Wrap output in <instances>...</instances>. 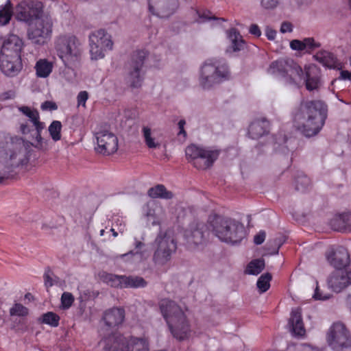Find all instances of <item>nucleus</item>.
I'll return each instance as SVG.
<instances>
[{"label": "nucleus", "mask_w": 351, "mask_h": 351, "mask_svg": "<svg viewBox=\"0 0 351 351\" xmlns=\"http://www.w3.org/2000/svg\"><path fill=\"white\" fill-rule=\"evenodd\" d=\"M305 76L300 65L291 59H280L273 62L267 73L280 78L287 85L299 86L305 83L308 90H317L322 85L320 70L313 64L304 66Z\"/></svg>", "instance_id": "nucleus-1"}, {"label": "nucleus", "mask_w": 351, "mask_h": 351, "mask_svg": "<svg viewBox=\"0 0 351 351\" xmlns=\"http://www.w3.org/2000/svg\"><path fill=\"white\" fill-rule=\"evenodd\" d=\"M327 117V106L322 101H302L294 114V122L305 136L317 134L324 125Z\"/></svg>", "instance_id": "nucleus-2"}, {"label": "nucleus", "mask_w": 351, "mask_h": 351, "mask_svg": "<svg viewBox=\"0 0 351 351\" xmlns=\"http://www.w3.org/2000/svg\"><path fill=\"white\" fill-rule=\"evenodd\" d=\"M162 317L173 337L178 341L191 337L192 330L185 312L173 301L164 299L159 303Z\"/></svg>", "instance_id": "nucleus-3"}, {"label": "nucleus", "mask_w": 351, "mask_h": 351, "mask_svg": "<svg viewBox=\"0 0 351 351\" xmlns=\"http://www.w3.org/2000/svg\"><path fill=\"white\" fill-rule=\"evenodd\" d=\"M54 49L64 65L73 69L80 62L82 53V43L73 34L64 33L56 36Z\"/></svg>", "instance_id": "nucleus-4"}, {"label": "nucleus", "mask_w": 351, "mask_h": 351, "mask_svg": "<svg viewBox=\"0 0 351 351\" xmlns=\"http://www.w3.org/2000/svg\"><path fill=\"white\" fill-rule=\"evenodd\" d=\"M21 46L22 40L14 34L9 35L3 41L0 52V69L5 75L13 77L21 71Z\"/></svg>", "instance_id": "nucleus-5"}, {"label": "nucleus", "mask_w": 351, "mask_h": 351, "mask_svg": "<svg viewBox=\"0 0 351 351\" xmlns=\"http://www.w3.org/2000/svg\"><path fill=\"white\" fill-rule=\"evenodd\" d=\"M214 234L221 241L228 243L240 242L245 237V229L239 222L217 216L210 221Z\"/></svg>", "instance_id": "nucleus-6"}, {"label": "nucleus", "mask_w": 351, "mask_h": 351, "mask_svg": "<svg viewBox=\"0 0 351 351\" xmlns=\"http://www.w3.org/2000/svg\"><path fill=\"white\" fill-rule=\"evenodd\" d=\"M19 110L29 118L32 126L34 127V130H33L27 122L21 123L20 125L21 133L24 135H30L31 144L34 147L38 149L46 150L48 147V140L41 136V132L45 129V124L40 121L38 111L27 106L19 107Z\"/></svg>", "instance_id": "nucleus-7"}, {"label": "nucleus", "mask_w": 351, "mask_h": 351, "mask_svg": "<svg viewBox=\"0 0 351 351\" xmlns=\"http://www.w3.org/2000/svg\"><path fill=\"white\" fill-rule=\"evenodd\" d=\"M19 110L29 118L32 126L34 127V130H33L27 122L21 123L20 125L21 133L24 135H30L31 144L34 147L38 149L46 150L48 147V140L41 136V132L45 129V124L40 121L38 111L27 106L19 107Z\"/></svg>", "instance_id": "nucleus-8"}, {"label": "nucleus", "mask_w": 351, "mask_h": 351, "mask_svg": "<svg viewBox=\"0 0 351 351\" xmlns=\"http://www.w3.org/2000/svg\"><path fill=\"white\" fill-rule=\"evenodd\" d=\"M19 110L29 118L32 126L34 127V130H33L27 122L21 123L20 125L21 133L24 135H30L31 144L34 147L38 149L46 150L48 147V140L41 136V132L45 129V124L40 121L38 111L27 106L19 107Z\"/></svg>", "instance_id": "nucleus-9"}, {"label": "nucleus", "mask_w": 351, "mask_h": 351, "mask_svg": "<svg viewBox=\"0 0 351 351\" xmlns=\"http://www.w3.org/2000/svg\"><path fill=\"white\" fill-rule=\"evenodd\" d=\"M229 77L230 71L226 63L217 59H208L200 67L199 84L208 89Z\"/></svg>", "instance_id": "nucleus-10"}, {"label": "nucleus", "mask_w": 351, "mask_h": 351, "mask_svg": "<svg viewBox=\"0 0 351 351\" xmlns=\"http://www.w3.org/2000/svg\"><path fill=\"white\" fill-rule=\"evenodd\" d=\"M103 351H149L145 338L112 335L100 341Z\"/></svg>", "instance_id": "nucleus-11"}, {"label": "nucleus", "mask_w": 351, "mask_h": 351, "mask_svg": "<svg viewBox=\"0 0 351 351\" xmlns=\"http://www.w3.org/2000/svg\"><path fill=\"white\" fill-rule=\"evenodd\" d=\"M152 261L157 266L168 264L176 252L177 245L174 239L167 232H160L152 243Z\"/></svg>", "instance_id": "nucleus-12"}, {"label": "nucleus", "mask_w": 351, "mask_h": 351, "mask_svg": "<svg viewBox=\"0 0 351 351\" xmlns=\"http://www.w3.org/2000/svg\"><path fill=\"white\" fill-rule=\"evenodd\" d=\"M187 160L198 169L210 168L217 159L219 152L217 149L197 146L194 144L189 145L185 149Z\"/></svg>", "instance_id": "nucleus-13"}, {"label": "nucleus", "mask_w": 351, "mask_h": 351, "mask_svg": "<svg viewBox=\"0 0 351 351\" xmlns=\"http://www.w3.org/2000/svg\"><path fill=\"white\" fill-rule=\"evenodd\" d=\"M27 38L36 45L42 46L51 38L53 32V21L48 15H43L29 23Z\"/></svg>", "instance_id": "nucleus-14"}, {"label": "nucleus", "mask_w": 351, "mask_h": 351, "mask_svg": "<svg viewBox=\"0 0 351 351\" xmlns=\"http://www.w3.org/2000/svg\"><path fill=\"white\" fill-rule=\"evenodd\" d=\"M89 47L92 60L102 59L107 51L112 49V37L104 29L94 31L89 35Z\"/></svg>", "instance_id": "nucleus-15"}, {"label": "nucleus", "mask_w": 351, "mask_h": 351, "mask_svg": "<svg viewBox=\"0 0 351 351\" xmlns=\"http://www.w3.org/2000/svg\"><path fill=\"white\" fill-rule=\"evenodd\" d=\"M146 57V52L143 50L135 51L128 66L127 82L132 88H138L142 85L144 72L143 63Z\"/></svg>", "instance_id": "nucleus-16"}, {"label": "nucleus", "mask_w": 351, "mask_h": 351, "mask_svg": "<svg viewBox=\"0 0 351 351\" xmlns=\"http://www.w3.org/2000/svg\"><path fill=\"white\" fill-rule=\"evenodd\" d=\"M327 342L335 351L351 347V337L343 324H333L327 334Z\"/></svg>", "instance_id": "nucleus-17"}, {"label": "nucleus", "mask_w": 351, "mask_h": 351, "mask_svg": "<svg viewBox=\"0 0 351 351\" xmlns=\"http://www.w3.org/2000/svg\"><path fill=\"white\" fill-rule=\"evenodd\" d=\"M42 16L43 4L40 1L24 0L15 7L14 16L18 21L30 23Z\"/></svg>", "instance_id": "nucleus-18"}, {"label": "nucleus", "mask_w": 351, "mask_h": 351, "mask_svg": "<svg viewBox=\"0 0 351 351\" xmlns=\"http://www.w3.org/2000/svg\"><path fill=\"white\" fill-rule=\"evenodd\" d=\"M97 147L96 151L104 155L114 153L118 149V138L111 132L100 130L95 134Z\"/></svg>", "instance_id": "nucleus-19"}, {"label": "nucleus", "mask_w": 351, "mask_h": 351, "mask_svg": "<svg viewBox=\"0 0 351 351\" xmlns=\"http://www.w3.org/2000/svg\"><path fill=\"white\" fill-rule=\"evenodd\" d=\"M326 285L332 292L341 293L351 285V269L332 271L327 278Z\"/></svg>", "instance_id": "nucleus-20"}, {"label": "nucleus", "mask_w": 351, "mask_h": 351, "mask_svg": "<svg viewBox=\"0 0 351 351\" xmlns=\"http://www.w3.org/2000/svg\"><path fill=\"white\" fill-rule=\"evenodd\" d=\"M326 258L328 264L336 270L348 269L350 265V256L348 250L343 246L331 247L326 252Z\"/></svg>", "instance_id": "nucleus-21"}, {"label": "nucleus", "mask_w": 351, "mask_h": 351, "mask_svg": "<svg viewBox=\"0 0 351 351\" xmlns=\"http://www.w3.org/2000/svg\"><path fill=\"white\" fill-rule=\"evenodd\" d=\"M143 215L148 223L160 225L165 219L163 207L156 201H149L143 207Z\"/></svg>", "instance_id": "nucleus-22"}, {"label": "nucleus", "mask_w": 351, "mask_h": 351, "mask_svg": "<svg viewBox=\"0 0 351 351\" xmlns=\"http://www.w3.org/2000/svg\"><path fill=\"white\" fill-rule=\"evenodd\" d=\"M204 226L203 224L192 225L185 230L184 239L188 247L191 250L198 249L205 242Z\"/></svg>", "instance_id": "nucleus-23"}, {"label": "nucleus", "mask_w": 351, "mask_h": 351, "mask_svg": "<svg viewBox=\"0 0 351 351\" xmlns=\"http://www.w3.org/2000/svg\"><path fill=\"white\" fill-rule=\"evenodd\" d=\"M5 162V167L10 171L12 169L26 165L28 162L27 153L23 147H15L9 150Z\"/></svg>", "instance_id": "nucleus-24"}, {"label": "nucleus", "mask_w": 351, "mask_h": 351, "mask_svg": "<svg viewBox=\"0 0 351 351\" xmlns=\"http://www.w3.org/2000/svg\"><path fill=\"white\" fill-rule=\"evenodd\" d=\"M178 0H149V10L153 14L160 12L164 16L172 14L178 8Z\"/></svg>", "instance_id": "nucleus-25"}, {"label": "nucleus", "mask_w": 351, "mask_h": 351, "mask_svg": "<svg viewBox=\"0 0 351 351\" xmlns=\"http://www.w3.org/2000/svg\"><path fill=\"white\" fill-rule=\"evenodd\" d=\"M102 319L108 328H118L125 319V311L119 307L109 308L104 313Z\"/></svg>", "instance_id": "nucleus-26"}, {"label": "nucleus", "mask_w": 351, "mask_h": 351, "mask_svg": "<svg viewBox=\"0 0 351 351\" xmlns=\"http://www.w3.org/2000/svg\"><path fill=\"white\" fill-rule=\"evenodd\" d=\"M142 136L146 146L149 149H159L162 140L160 133L149 126H143L141 130Z\"/></svg>", "instance_id": "nucleus-27"}, {"label": "nucleus", "mask_w": 351, "mask_h": 351, "mask_svg": "<svg viewBox=\"0 0 351 351\" xmlns=\"http://www.w3.org/2000/svg\"><path fill=\"white\" fill-rule=\"evenodd\" d=\"M144 243L141 241H136L135 243V250L130 251L128 253L119 255V257L124 261L131 264H138L142 263L148 257L146 251L141 250Z\"/></svg>", "instance_id": "nucleus-28"}, {"label": "nucleus", "mask_w": 351, "mask_h": 351, "mask_svg": "<svg viewBox=\"0 0 351 351\" xmlns=\"http://www.w3.org/2000/svg\"><path fill=\"white\" fill-rule=\"evenodd\" d=\"M269 123L264 119H257L254 120L248 128V134L253 139L258 138L269 131Z\"/></svg>", "instance_id": "nucleus-29"}, {"label": "nucleus", "mask_w": 351, "mask_h": 351, "mask_svg": "<svg viewBox=\"0 0 351 351\" xmlns=\"http://www.w3.org/2000/svg\"><path fill=\"white\" fill-rule=\"evenodd\" d=\"M289 324L294 335L302 336L304 335L305 329L300 308H295L291 311Z\"/></svg>", "instance_id": "nucleus-30"}, {"label": "nucleus", "mask_w": 351, "mask_h": 351, "mask_svg": "<svg viewBox=\"0 0 351 351\" xmlns=\"http://www.w3.org/2000/svg\"><path fill=\"white\" fill-rule=\"evenodd\" d=\"M313 57L317 61L330 69H339L340 67V63L336 57L329 51H320Z\"/></svg>", "instance_id": "nucleus-31"}, {"label": "nucleus", "mask_w": 351, "mask_h": 351, "mask_svg": "<svg viewBox=\"0 0 351 351\" xmlns=\"http://www.w3.org/2000/svg\"><path fill=\"white\" fill-rule=\"evenodd\" d=\"M53 63L46 58L39 59L35 64L36 75L40 78H47L52 73Z\"/></svg>", "instance_id": "nucleus-32"}, {"label": "nucleus", "mask_w": 351, "mask_h": 351, "mask_svg": "<svg viewBox=\"0 0 351 351\" xmlns=\"http://www.w3.org/2000/svg\"><path fill=\"white\" fill-rule=\"evenodd\" d=\"M100 280L106 285L114 287L123 289L124 275H115L105 271L99 274Z\"/></svg>", "instance_id": "nucleus-33"}, {"label": "nucleus", "mask_w": 351, "mask_h": 351, "mask_svg": "<svg viewBox=\"0 0 351 351\" xmlns=\"http://www.w3.org/2000/svg\"><path fill=\"white\" fill-rule=\"evenodd\" d=\"M228 38L230 41V46L227 49L228 51H238L243 49L245 47V43L240 34L235 29H232L228 32Z\"/></svg>", "instance_id": "nucleus-34"}, {"label": "nucleus", "mask_w": 351, "mask_h": 351, "mask_svg": "<svg viewBox=\"0 0 351 351\" xmlns=\"http://www.w3.org/2000/svg\"><path fill=\"white\" fill-rule=\"evenodd\" d=\"M147 194L152 198H161L165 199H170L173 198V193L167 191L165 186L162 184H157L156 186L150 188Z\"/></svg>", "instance_id": "nucleus-35"}, {"label": "nucleus", "mask_w": 351, "mask_h": 351, "mask_svg": "<svg viewBox=\"0 0 351 351\" xmlns=\"http://www.w3.org/2000/svg\"><path fill=\"white\" fill-rule=\"evenodd\" d=\"M13 14V7L10 1L8 0L4 5H0V26L8 25Z\"/></svg>", "instance_id": "nucleus-36"}, {"label": "nucleus", "mask_w": 351, "mask_h": 351, "mask_svg": "<svg viewBox=\"0 0 351 351\" xmlns=\"http://www.w3.org/2000/svg\"><path fill=\"white\" fill-rule=\"evenodd\" d=\"M123 289L125 288H142L147 285V282L140 276H125L123 278Z\"/></svg>", "instance_id": "nucleus-37"}, {"label": "nucleus", "mask_w": 351, "mask_h": 351, "mask_svg": "<svg viewBox=\"0 0 351 351\" xmlns=\"http://www.w3.org/2000/svg\"><path fill=\"white\" fill-rule=\"evenodd\" d=\"M265 267L263 259H256L251 261L247 266L245 273L250 275H258Z\"/></svg>", "instance_id": "nucleus-38"}, {"label": "nucleus", "mask_w": 351, "mask_h": 351, "mask_svg": "<svg viewBox=\"0 0 351 351\" xmlns=\"http://www.w3.org/2000/svg\"><path fill=\"white\" fill-rule=\"evenodd\" d=\"M62 123L59 121H53L48 128L51 138L54 141L61 139Z\"/></svg>", "instance_id": "nucleus-39"}, {"label": "nucleus", "mask_w": 351, "mask_h": 351, "mask_svg": "<svg viewBox=\"0 0 351 351\" xmlns=\"http://www.w3.org/2000/svg\"><path fill=\"white\" fill-rule=\"evenodd\" d=\"M271 275L269 273L261 275L256 282L257 287L261 293L267 291L270 287Z\"/></svg>", "instance_id": "nucleus-40"}, {"label": "nucleus", "mask_w": 351, "mask_h": 351, "mask_svg": "<svg viewBox=\"0 0 351 351\" xmlns=\"http://www.w3.org/2000/svg\"><path fill=\"white\" fill-rule=\"evenodd\" d=\"M40 319L43 324L56 327L59 324L60 317L53 312H47L43 314Z\"/></svg>", "instance_id": "nucleus-41"}, {"label": "nucleus", "mask_w": 351, "mask_h": 351, "mask_svg": "<svg viewBox=\"0 0 351 351\" xmlns=\"http://www.w3.org/2000/svg\"><path fill=\"white\" fill-rule=\"evenodd\" d=\"M28 308L19 303H16L10 309L11 316L25 317L28 315Z\"/></svg>", "instance_id": "nucleus-42"}, {"label": "nucleus", "mask_w": 351, "mask_h": 351, "mask_svg": "<svg viewBox=\"0 0 351 351\" xmlns=\"http://www.w3.org/2000/svg\"><path fill=\"white\" fill-rule=\"evenodd\" d=\"M309 184L310 180L306 176L300 175L295 180V189L298 191H304Z\"/></svg>", "instance_id": "nucleus-43"}, {"label": "nucleus", "mask_w": 351, "mask_h": 351, "mask_svg": "<svg viewBox=\"0 0 351 351\" xmlns=\"http://www.w3.org/2000/svg\"><path fill=\"white\" fill-rule=\"evenodd\" d=\"M73 295L69 292H64L61 296V306L63 309L69 308L73 302H74Z\"/></svg>", "instance_id": "nucleus-44"}, {"label": "nucleus", "mask_w": 351, "mask_h": 351, "mask_svg": "<svg viewBox=\"0 0 351 351\" xmlns=\"http://www.w3.org/2000/svg\"><path fill=\"white\" fill-rule=\"evenodd\" d=\"M304 51L306 52H311L312 51L319 48L320 47V43L317 42L313 38H306L304 39Z\"/></svg>", "instance_id": "nucleus-45"}, {"label": "nucleus", "mask_w": 351, "mask_h": 351, "mask_svg": "<svg viewBox=\"0 0 351 351\" xmlns=\"http://www.w3.org/2000/svg\"><path fill=\"white\" fill-rule=\"evenodd\" d=\"M45 285L47 287H52L54 285H57L59 278L53 275L50 271H47L44 274Z\"/></svg>", "instance_id": "nucleus-46"}, {"label": "nucleus", "mask_w": 351, "mask_h": 351, "mask_svg": "<svg viewBox=\"0 0 351 351\" xmlns=\"http://www.w3.org/2000/svg\"><path fill=\"white\" fill-rule=\"evenodd\" d=\"M315 289L314 293L313 294V298L315 300H322L325 301L329 300L331 298V295L330 293H324L319 288L318 282L315 281Z\"/></svg>", "instance_id": "nucleus-47"}, {"label": "nucleus", "mask_w": 351, "mask_h": 351, "mask_svg": "<svg viewBox=\"0 0 351 351\" xmlns=\"http://www.w3.org/2000/svg\"><path fill=\"white\" fill-rule=\"evenodd\" d=\"M290 47L295 51H304V40H300L298 39L293 40L290 42Z\"/></svg>", "instance_id": "nucleus-48"}, {"label": "nucleus", "mask_w": 351, "mask_h": 351, "mask_svg": "<svg viewBox=\"0 0 351 351\" xmlns=\"http://www.w3.org/2000/svg\"><path fill=\"white\" fill-rule=\"evenodd\" d=\"M261 6L265 9H273L279 3V0H258Z\"/></svg>", "instance_id": "nucleus-49"}, {"label": "nucleus", "mask_w": 351, "mask_h": 351, "mask_svg": "<svg viewBox=\"0 0 351 351\" xmlns=\"http://www.w3.org/2000/svg\"><path fill=\"white\" fill-rule=\"evenodd\" d=\"M88 99V93L87 91H80L77 97V105L78 106H82L83 107L86 106V102Z\"/></svg>", "instance_id": "nucleus-50"}, {"label": "nucleus", "mask_w": 351, "mask_h": 351, "mask_svg": "<svg viewBox=\"0 0 351 351\" xmlns=\"http://www.w3.org/2000/svg\"><path fill=\"white\" fill-rule=\"evenodd\" d=\"M113 225L117 227L120 232H123L125 230V221L122 217H115L113 218Z\"/></svg>", "instance_id": "nucleus-51"}, {"label": "nucleus", "mask_w": 351, "mask_h": 351, "mask_svg": "<svg viewBox=\"0 0 351 351\" xmlns=\"http://www.w3.org/2000/svg\"><path fill=\"white\" fill-rule=\"evenodd\" d=\"M58 108L57 105L50 101H46L41 105V109L43 110H55Z\"/></svg>", "instance_id": "nucleus-52"}, {"label": "nucleus", "mask_w": 351, "mask_h": 351, "mask_svg": "<svg viewBox=\"0 0 351 351\" xmlns=\"http://www.w3.org/2000/svg\"><path fill=\"white\" fill-rule=\"evenodd\" d=\"M265 36L269 40H274L276 36V31L267 26L265 28Z\"/></svg>", "instance_id": "nucleus-53"}, {"label": "nucleus", "mask_w": 351, "mask_h": 351, "mask_svg": "<svg viewBox=\"0 0 351 351\" xmlns=\"http://www.w3.org/2000/svg\"><path fill=\"white\" fill-rule=\"evenodd\" d=\"M265 239V232H260L258 234L254 236V242L256 245L262 244Z\"/></svg>", "instance_id": "nucleus-54"}, {"label": "nucleus", "mask_w": 351, "mask_h": 351, "mask_svg": "<svg viewBox=\"0 0 351 351\" xmlns=\"http://www.w3.org/2000/svg\"><path fill=\"white\" fill-rule=\"evenodd\" d=\"M199 18L202 19L201 21H204V20H211V19L223 21V19H217L215 16H212L211 14L209 11L203 12L202 14H199Z\"/></svg>", "instance_id": "nucleus-55"}, {"label": "nucleus", "mask_w": 351, "mask_h": 351, "mask_svg": "<svg viewBox=\"0 0 351 351\" xmlns=\"http://www.w3.org/2000/svg\"><path fill=\"white\" fill-rule=\"evenodd\" d=\"M249 32L251 34L259 37L261 35V31L256 24H252L250 27Z\"/></svg>", "instance_id": "nucleus-56"}, {"label": "nucleus", "mask_w": 351, "mask_h": 351, "mask_svg": "<svg viewBox=\"0 0 351 351\" xmlns=\"http://www.w3.org/2000/svg\"><path fill=\"white\" fill-rule=\"evenodd\" d=\"M293 31V25L289 22H283L280 27L282 33L291 32Z\"/></svg>", "instance_id": "nucleus-57"}, {"label": "nucleus", "mask_w": 351, "mask_h": 351, "mask_svg": "<svg viewBox=\"0 0 351 351\" xmlns=\"http://www.w3.org/2000/svg\"><path fill=\"white\" fill-rule=\"evenodd\" d=\"M185 123H186V122H185L184 120H180L178 122V127H179V129H180L179 134H182L184 136L186 135V132H185V131L184 130V127Z\"/></svg>", "instance_id": "nucleus-58"}, {"label": "nucleus", "mask_w": 351, "mask_h": 351, "mask_svg": "<svg viewBox=\"0 0 351 351\" xmlns=\"http://www.w3.org/2000/svg\"><path fill=\"white\" fill-rule=\"evenodd\" d=\"M341 78L342 80H350L351 73L348 71H342L341 72Z\"/></svg>", "instance_id": "nucleus-59"}, {"label": "nucleus", "mask_w": 351, "mask_h": 351, "mask_svg": "<svg viewBox=\"0 0 351 351\" xmlns=\"http://www.w3.org/2000/svg\"><path fill=\"white\" fill-rule=\"evenodd\" d=\"M298 351H315L313 348L308 345H302L300 348L298 349Z\"/></svg>", "instance_id": "nucleus-60"}, {"label": "nucleus", "mask_w": 351, "mask_h": 351, "mask_svg": "<svg viewBox=\"0 0 351 351\" xmlns=\"http://www.w3.org/2000/svg\"><path fill=\"white\" fill-rule=\"evenodd\" d=\"M276 144L278 145V147H280V150L284 154H287L289 152V150L287 147L282 146L280 143H276Z\"/></svg>", "instance_id": "nucleus-61"}, {"label": "nucleus", "mask_w": 351, "mask_h": 351, "mask_svg": "<svg viewBox=\"0 0 351 351\" xmlns=\"http://www.w3.org/2000/svg\"><path fill=\"white\" fill-rule=\"evenodd\" d=\"M346 304L347 306L350 309L351 311V293L349 294L346 299Z\"/></svg>", "instance_id": "nucleus-62"}, {"label": "nucleus", "mask_w": 351, "mask_h": 351, "mask_svg": "<svg viewBox=\"0 0 351 351\" xmlns=\"http://www.w3.org/2000/svg\"><path fill=\"white\" fill-rule=\"evenodd\" d=\"M301 4H308L311 2V0H298Z\"/></svg>", "instance_id": "nucleus-63"}, {"label": "nucleus", "mask_w": 351, "mask_h": 351, "mask_svg": "<svg viewBox=\"0 0 351 351\" xmlns=\"http://www.w3.org/2000/svg\"><path fill=\"white\" fill-rule=\"evenodd\" d=\"M110 231L112 232V234L114 237H116L118 235L117 232L114 230L113 228L110 229Z\"/></svg>", "instance_id": "nucleus-64"}]
</instances>
